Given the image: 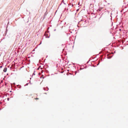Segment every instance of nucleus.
Wrapping results in <instances>:
<instances>
[{
	"mask_svg": "<svg viewBox=\"0 0 128 128\" xmlns=\"http://www.w3.org/2000/svg\"><path fill=\"white\" fill-rule=\"evenodd\" d=\"M86 20H81L80 21L78 22V23L80 24L83 26H84L85 25L84 24L86 23Z\"/></svg>",
	"mask_w": 128,
	"mask_h": 128,
	"instance_id": "obj_1",
	"label": "nucleus"
},
{
	"mask_svg": "<svg viewBox=\"0 0 128 128\" xmlns=\"http://www.w3.org/2000/svg\"><path fill=\"white\" fill-rule=\"evenodd\" d=\"M21 34H22L21 32H20L19 33V34H18V35L16 36V41L18 40V39L19 38Z\"/></svg>",
	"mask_w": 128,
	"mask_h": 128,
	"instance_id": "obj_2",
	"label": "nucleus"
},
{
	"mask_svg": "<svg viewBox=\"0 0 128 128\" xmlns=\"http://www.w3.org/2000/svg\"><path fill=\"white\" fill-rule=\"evenodd\" d=\"M49 32V31H48V32L47 33H46V32H45V35L46 36V38H50V34H49V36H48V32Z\"/></svg>",
	"mask_w": 128,
	"mask_h": 128,
	"instance_id": "obj_3",
	"label": "nucleus"
},
{
	"mask_svg": "<svg viewBox=\"0 0 128 128\" xmlns=\"http://www.w3.org/2000/svg\"><path fill=\"white\" fill-rule=\"evenodd\" d=\"M107 58L108 59H110L111 58L112 56H110V55H108V54H107Z\"/></svg>",
	"mask_w": 128,
	"mask_h": 128,
	"instance_id": "obj_4",
	"label": "nucleus"
},
{
	"mask_svg": "<svg viewBox=\"0 0 128 128\" xmlns=\"http://www.w3.org/2000/svg\"><path fill=\"white\" fill-rule=\"evenodd\" d=\"M7 27H8V26H7L6 27V30L5 31V35H6L7 32V31H8V30L7 29Z\"/></svg>",
	"mask_w": 128,
	"mask_h": 128,
	"instance_id": "obj_5",
	"label": "nucleus"
},
{
	"mask_svg": "<svg viewBox=\"0 0 128 128\" xmlns=\"http://www.w3.org/2000/svg\"><path fill=\"white\" fill-rule=\"evenodd\" d=\"M7 68H5L3 70L4 72H6L7 71Z\"/></svg>",
	"mask_w": 128,
	"mask_h": 128,
	"instance_id": "obj_6",
	"label": "nucleus"
},
{
	"mask_svg": "<svg viewBox=\"0 0 128 128\" xmlns=\"http://www.w3.org/2000/svg\"><path fill=\"white\" fill-rule=\"evenodd\" d=\"M62 2H63L64 4L66 5V4L64 3V0H62Z\"/></svg>",
	"mask_w": 128,
	"mask_h": 128,
	"instance_id": "obj_7",
	"label": "nucleus"
},
{
	"mask_svg": "<svg viewBox=\"0 0 128 128\" xmlns=\"http://www.w3.org/2000/svg\"><path fill=\"white\" fill-rule=\"evenodd\" d=\"M71 5V3H69L68 4V6H70Z\"/></svg>",
	"mask_w": 128,
	"mask_h": 128,
	"instance_id": "obj_8",
	"label": "nucleus"
},
{
	"mask_svg": "<svg viewBox=\"0 0 128 128\" xmlns=\"http://www.w3.org/2000/svg\"><path fill=\"white\" fill-rule=\"evenodd\" d=\"M2 66H0V68H2Z\"/></svg>",
	"mask_w": 128,
	"mask_h": 128,
	"instance_id": "obj_9",
	"label": "nucleus"
},
{
	"mask_svg": "<svg viewBox=\"0 0 128 128\" xmlns=\"http://www.w3.org/2000/svg\"><path fill=\"white\" fill-rule=\"evenodd\" d=\"M34 99L36 100H38L39 99L38 98H35Z\"/></svg>",
	"mask_w": 128,
	"mask_h": 128,
	"instance_id": "obj_10",
	"label": "nucleus"
},
{
	"mask_svg": "<svg viewBox=\"0 0 128 128\" xmlns=\"http://www.w3.org/2000/svg\"><path fill=\"white\" fill-rule=\"evenodd\" d=\"M99 63H100V62H99L98 64H97V66L99 64Z\"/></svg>",
	"mask_w": 128,
	"mask_h": 128,
	"instance_id": "obj_11",
	"label": "nucleus"
},
{
	"mask_svg": "<svg viewBox=\"0 0 128 128\" xmlns=\"http://www.w3.org/2000/svg\"><path fill=\"white\" fill-rule=\"evenodd\" d=\"M99 63H100V62H99L98 64H97V66L99 64Z\"/></svg>",
	"mask_w": 128,
	"mask_h": 128,
	"instance_id": "obj_12",
	"label": "nucleus"
},
{
	"mask_svg": "<svg viewBox=\"0 0 128 128\" xmlns=\"http://www.w3.org/2000/svg\"><path fill=\"white\" fill-rule=\"evenodd\" d=\"M80 2H79L78 3V5H80Z\"/></svg>",
	"mask_w": 128,
	"mask_h": 128,
	"instance_id": "obj_13",
	"label": "nucleus"
},
{
	"mask_svg": "<svg viewBox=\"0 0 128 128\" xmlns=\"http://www.w3.org/2000/svg\"><path fill=\"white\" fill-rule=\"evenodd\" d=\"M79 10V9H78L76 11H78V10Z\"/></svg>",
	"mask_w": 128,
	"mask_h": 128,
	"instance_id": "obj_14",
	"label": "nucleus"
},
{
	"mask_svg": "<svg viewBox=\"0 0 128 128\" xmlns=\"http://www.w3.org/2000/svg\"><path fill=\"white\" fill-rule=\"evenodd\" d=\"M56 29H55L54 30V31H56Z\"/></svg>",
	"mask_w": 128,
	"mask_h": 128,
	"instance_id": "obj_15",
	"label": "nucleus"
},
{
	"mask_svg": "<svg viewBox=\"0 0 128 128\" xmlns=\"http://www.w3.org/2000/svg\"><path fill=\"white\" fill-rule=\"evenodd\" d=\"M72 72H74L73 71H72ZM74 72H77V71H75Z\"/></svg>",
	"mask_w": 128,
	"mask_h": 128,
	"instance_id": "obj_16",
	"label": "nucleus"
},
{
	"mask_svg": "<svg viewBox=\"0 0 128 128\" xmlns=\"http://www.w3.org/2000/svg\"><path fill=\"white\" fill-rule=\"evenodd\" d=\"M121 29H119V30L120 31H121Z\"/></svg>",
	"mask_w": 128,
	"mask_h": 128,
	"instance_id": "obj_17",
	"label": "nucleus"
},
{
	"mask_svg": "<svg viewBox=\"0 0 128 128\" xmlns=\"http://www.w3.org/2000/svg\"><path fill=\"white\" fill-rule=\"evenodd\" d=\"M41 72H44V71H42V70H41Z\"/></svg>",
	"mask_w": 128,
	"mask_h": 128,
	"instance_id": "obj_18",
	"label": "nucleus"
},
{
	"mask_svg": "<svg viewBox=\"0 0 128 128\" xmlns=\"http://www.w3.org/2000/svg\"><path fill=\"white\" fill-rule=\"evenodd\" d=\"M73 4H72V7L73 6Z\"/></svg>",
	"mask_w": 128,
	"mask_h": 128,
	"instance_id": "obj_19",
	"label": "nucleus"
},
{
	"mask_svg": "<svg viewBox=\"0 0 128 128\" xmlns=\"http://www.w3.org/2000/svg\"><path fill=\"white\" fill-rule=\"evenodd\" d=\"M36 72V71H35V70H34V72Z\"/></svg>",
	"mask_w": 128,
	"mask_h": 128,
	"instance_id": "obj_20",
	"label": "nucleus"
},
{
	"mask_svg": "<svg viewBox=\"0 0 128 128\" xmlns=\"http://www.w3.org/2000/svg\"><path fill=\"white\" fill-rule=\"evenodd\" d=\"M40 74V72L39 74Z\"/></svg>",
	"mask_w": 128,
	"mask_h": 128,
	"instance_id": "obj_21",
	"label": "nucleus"
},
{
	"mask_svg": "<svg viewBox=\"0 0 128 128\" xmlns=\"http://www.w3.org/2000/svg\"><path fill=\"white\" fill-rule=\"evenodd\" d=\"M33 74H34V75H35V74H34V73Z\"/></svg>",
	"mask_w": 128,
	"mask_h": 128,
	"instance_id": "obj_22",
	"label": "nucleus"
},
{
	"mask_svg": "<svg viewBox=\"0 0 128 128\" xmlns=\"http://www.w3.org/2000/svg\"><path fill=\"white\" fill-rule=\"evenodd\" d=\"M68 73H67L66 74H67V75H68Z\"/></svg>",
	"mask_w": 128,
	"mask_h": 128,
	"instance_id": "obj_23",
	"label": "nucleus"
},
{
	"mask_svg": "<svg viewBox=\"0 0 128 128\" xmlns=\"http://www.w3.org/2000/svg\"><path fill=\"white\" fill-rule=\"evenodd\" d=\"M114 53H115V51L114 52Z\"/></svg>",
	"mask_w": 128,
	"mask_h": 128,
	"instance_id": "obj_24",
	"label": "nucleus"
},
{
	"mask_svg": "<svg viewBox=\"0 0 128 128\" xmlns=\"http://www.w3.org/2000/svg\"><path fill=\"white\" fill-rule=\"evenodd\" d=\"M39 69V68H38V69Z\"/></svg>",
	"mask_w": 128,
	"mask_h": 128,
	"instance_id": "obj_25",
	"label": "nucleus"
}]
</instances>
